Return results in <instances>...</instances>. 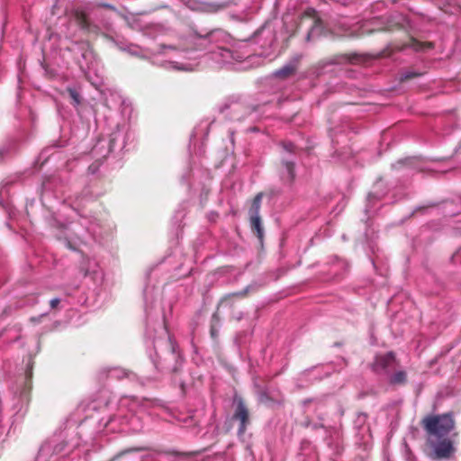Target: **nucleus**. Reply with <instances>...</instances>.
I'll list each match as a JSON object with an SVG mask.
<instances>
[{"instance_id":"1","label":"nucleus","mask_w":461,"mask_h":461,"mask_svg":"<svg viewBox=\"0 0 461 461\" xmlns=\"http://www.w3.org/2000/svg\"><path fill=\"white\" fill-rule=\"evenodd\" d=\"M420 425L429 440L431 438L439 440L455 429L456 420L454 413L449 411L443 414L427 415L420 420Z\"/></svg>"},{"instance_id":"11","label":"nucleus","mask_w":461,"mask_h":461,"mask_svg":"<svg viewBox=\"0 0 461 461\" xmlns=\"http://www.w3.org/2000/svg\"><path fill=\"white\" fill-rule=\"evenodd\" d=\"M297 70V65L296 64H288L281 68L280 69L276 70L275 75L276 77L285 79L295 74Z\"/></svg>"},{"instance_id":"22","label":"nucleus","mask_w":461,"mask_h":461,"mask_svg":"<svg viewBox=\"0 0 461 461\" xmlns=\"http://www.w3.org/2000/svg\"><path fill=\"white\" fill-rule=\"evenodd\" d=\"M102 6L107 9L114 10V7L109 4H103Z\"/></svg>"},{"instance_id":"17","label":"nucleus","mask_w":461,"mask_h":461,"mask_svg":"<svg viewBox=\"0 0 461 461\" xmlns=\"http://www.w3.org/2000/svg\"><path fill=\"white\" fill-rule=\"evenodd\" d=\"M258 401L261 403L267 404L268 402H272L271 397L267 394V392L262 391L258 394Z\"/></svg>"},{"instance_id":"25","label":"nucleus","mask_w":461,"mask_h":461,"mask_svg":"<svg viewBox=\"0 0 461 461\" xmlns=\"http://www.w3.org/2000/svg\"><path fill=\"white\" fill-rule=\"evenodd\" d=\"M414 14H415L416 15L423 16V14H420V13H418V12H415Z\"/></svg>"},{"instance_id":"6","label":"nucleus","mask_w":461,"mask_h":461,"mask_svg":"<svg viewBox=\"0 0 461 461\" xmlns=\"http://www.w3.org/2000/svg\"><path fill=\"white\" fill-rule=\"evenodd\" d=\"M306 17L312 19V25L310 31L308 32V33L306 35V39H305L306 41H310L315 33L319 34L321 32L322 21L321 20L320 17L317 16L316 11L312 8H308L303 12V14L302 15V19L306 18Z\"/></svg>"},{"instance_id":"8","label":"nucleus","mask_w":461,"mask_h":461,"mask_svg":"<svg viewBox=\"0 0 461 461\" xmlns=\"http://www.w3.org/2000/svg\"><path fill=\"white\" fill-rule=\"evenodd\" d=\"M402 48H411L414 51H424L434 48V43L431 41H420L414 37H411L409 41L403 45Z\"/></svg>"},{"instance_id":"19","label":"nucleus","mask_w":461,"mask_h":461,"mask_svg":"<svg viewBox=\"0 0 461 461\" xmlns=\"http://www.w3.org/2000/svg\"><path fill=\"white\" fill-rule=\"evenodd\" d=\"M59 303H60V300L59 298H53L50 302V305L51 309H56Z\"/></svg>"},{"instance_id":"14","label":"nucleus","mask_w":461,"mask_h":461,"mask_svg":"<svg viewBox=\"0 0 461 461\" xmlns=\"http://www.w3.org/2000/svg\"><path fill=\"white\" fill-rule=\"evenodd\" d=\"M146 448L142 447H129V448H125V449L118 452L110 461H114V460L122 457L124 455H127V454H130V453H133V452H140V451H143Z\"/></svg>"},{"instance_id":"9","label":"nucleus","mask_w":461,"mask_h":461,"mask_svg":"<svg viewBox=\"0 0 461 461\" xmlns=\"http://www.w3.org/2000/svg\"><path fill=\"white\" fill-rule=\"evenodd\" d=\"M282 177L292 183L295 177L294 163L290 161L282 162Z\"/></svg>"},{"instance_id":"23","label":"nucleus","mask_w":461,"mask_h":461,"mask_svg":"<svg viewBox=\"0 0 461 461\" xmlns=\"http://www.w3.org/2000/svg\"><path fill=\"white\" fill-rule=\"evenodd\" d=\"M394 29H395V30H401V29H402V25H401L400 23H395V24L393 25V28H391L390 30H394Z\"/></svg>"},{"instance_id":"24","label":"nucleus","mask_w":461,"mask_h":461,"mask_svg":"<svg viewBox=\"0 0 461 461\" xmlns=\"http://www.w3.org/2000/svg\"><path fill=\"white\" fill-rule=\"evenodd\" d=\"M233 318L234 319H237V320H240L241 319V312H239L238 313L234 314L233 315Z\"/></svg>"},{"instance_id":"18","label":"nucleus","mask_w":461,"mask_h":461,"mask_svg":"<svg viewBox=\"0 0 461 461\" xmlns=\"http://www.w3.org/2000/svg\"><path fill=\"white\" fill-rule=\"evenodd\" d=\"M218 328L219 327H214V326L210 327V334L213 339H216L218 338V335H219Z\"/></svg>"},{"instance_id":"15","label":"nucleus","mask_w":461,"mask_h":461,"mask_svg":"<svg viewBox=\"0 0 461 461\" xmlns=\"http://www.w3.org/2000/svg\"><path fill=\"white\" fill-rule=\"evenodd\" d=\"M423 74L424 73H422V72L405 71V72H402L401 74L400 81L401 82L409 81V80H411L413 78L421 77Z\"/></svg>"},{"instance_id":"4","label":"nucleus","mask_w":461,"mask_h":461,"mask_svg":"<svg viewBox=\"0 0 461 461\" xmlns=\"http://www.w3.org/2000/svg\"><path fill=\"white\" fill-rule=\"evenodd\" d=\"M247 295V290L232 293L226 294L223 296L220 303H218L216 312L212 314L211 319V326L220 327L221 324V317L219 314V310L221 307H225L229 309H233L235 306L234 299L235 298H244Z\"/></svg>"},{"instance_id":"20","label":"nucleus","mask_w":461,"mask_h":461,"mask_svg":"<svg viewBox=\"0 0 461 461\" xmlns=\"http://www.w3.org/2000/svg\"><path fill=\"white\" fill-rule=\"evenodd\" d=\"M198 452H187V453H179L180 456L185 457V458H188V457H191L194 455H197Z\"/></svg>"},{"instance_id":"10","label":"nucleus","mask_w":461,"mask_h":461,"mask_svg":"<svg viewBox=\"0 0 461 461\" xmlns=\"http://www.w3.org/2000/svg\"><path fill=\"white\" fill-rule=\"evenodd\" d=\"M250 218V227L252 232L257 236L260 242L263 241L264 239V229L261 223L260 216L249 217Z\"/></svg>"},{"instance_id":"13","label":"nucleus","mask_w":461,"mask_h":461,"mask_svg":"<svg viewBox=\"0 0 461 461\" xmlns=\"http://www.w3.org/2000/svg\"><path fill=\"white\" fill-rule=\"evenodd\" d=\"M390 384L393 385H403L407 383V373L403 370H400L392 375L389 378Z\"/></svg>"},{"instance_id":"21","label":"nucleus","mask_w":461,"mask_h":461,"mask_svg":"<svg viewBox=\"0 0 461 461\" xmlns=\"http://www.w3.org/2000/svg\"><path fill=\"white\" fill-rule=\"evenodd\" d=\"M285 149H286V150H288L289 152H293V151H294V144L289 143V144L285 145Z\"/></svg>"},{"instance_id":"7","label":"nucleus","mask_w":461,"mask_h":461,"mask_svg":"<svg viewBox=\"0 0 461 461\" xmlns=\"http://www.w3.org/2000/svg\"><path fill=\"white\" fill-rule=\"evenodd\" d=\"M454 452L455 447H453V442L449 438H443L442 440L434 447L436 458H449Z\"/></svg>"},{"instance_id":"2","label":"nucleus","mask_w":461,"mask_h":461,"mask_svg":"<svg viewBox=\"0 0 461 461\" xmlns=\"http://www.w3.org/2000/svg\"><path fill=\"white\" fill-rule=\"evenodd\" d=\"M398 365L395 354L393 352H387L385 354L375 356L374 362L371 364V368L375 373H389L393 368Z\"/></svg>"},{"instance_id":"16","label":"nucleus","mask_w":461,"mask_h":461,"mask_svg":"<svg viewBox=\"0 0 461 461\" xmlns=\"http://www.w3.org/2000/svg\"><path fill=\"white\" fill-rule=\"evenodd\" d=\"M67 92L71 99V104L75 106L78 105L81 102L80 95L77 90L73 88H68Z\"/></svg>"},{"instance_id":"26","label":"nucleus","mask_w":461,"mask_h":461,"mask_svg":"<svg viewBox=\"0 0 461 461\" xmlns=\"http://www.w3.org/2000/svg\"><path fill=\"white\" fill-rule=\"evenodd\" d=\"M189 2H194L195 4V0H188Z\"/></svg>"},{"instance_id":"12","label":"nucleus","mask_w":461,"mask_h":461,"mask_svg":"<svg viewBox=\"0 0 461 461\" xmlns=\"http://www.w3.org/2000/svg\"><path fill=\"white\" fill-rule=\"evenodd\" d=\"M263 198V193L260 192L256 194V196L253 198L249 213V217H255V216H260V207H261V201Z\"/></svg>"},{"instance_id":"3","label":"nucleus","mask_w":461,"mask_h":461,"mask_svg":"<svg viewBox=\"0 0 461 461\" xmlns=\"http://www.w3.org/2000/svg\"><path fill=\"white\" fill-rule=\"evenodd\" d=\"M235 403L236 407L232 419L240 422L238 434L243 435L250 423L249 411L242 398L235 399Z\"/></svg>"},{"instance_id":"5","label":"nucleus","mask_w":461,"mask_h":461,"mask_svg":"<svg viewBox=\"0 0 461 461\" xmlns=\"http://www.w3.org/2000/svg\"><path fill=\"white\" fill-rule=\"evenodd\" d=\"M68 16L86 32H93L94 29L96 28V26L91 23L88 14L83 9L73 8L68 13Z\"/></svg>"}]
</instances>
